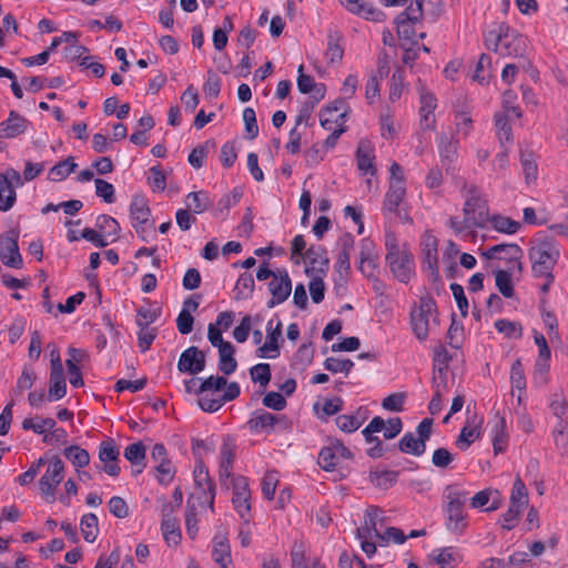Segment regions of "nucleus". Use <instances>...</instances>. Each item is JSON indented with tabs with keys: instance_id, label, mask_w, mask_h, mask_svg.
<instances>
[{
	"instance_id": "f257e3e1",
	"label": "nucleus",
	"mask_w": 568,
	"mask_h": 568,
	"mask_svg": "<svg viewBox=\"0 0 568 568\" xmlns=\"http://www.w3.org/2000/svg\"><path fill=\"white\" fill-rule=\"evenodd\" d=\"M385 261L394 278L407 284L415 276V258L407 243L398 244L394 232L385 234Z\"/></svg>"
},
{
	"instance_id": "f03ea898",
	"label": "nucleus",
	"mask_w": 568,
	"mask_h": 568,
	"mask_svg": "<svg viewBox=\"0 0 568 568\" xmlns=\"http://www.w3.org/2000/svg\"><path fill=\"white\" fill-rule=\"evenodd\" d=\"M485 47L500 57H524L526 38L508 23L501 22L496 29L489 30L484 38Z\"/></svg>"
},
{
	"instance_id": "7ed1b4c3",
	"label": "nucleus",
	"mask_w": 568,
	"mask_h": 568,
	"mask_svg": "<svg viewBox=\"0 0 568 568\" xmlns=\"http://www.w3.org/2000/svg\"><path fill=\"white\" fill-rule=\"evenodd\" d=\"M534 276L554 281L552 270L559 258V250L552 239H544L529 250Z\"/></svg>"
},
{
	"instance_id": "20e7f679",
	"label": "nucleus",
	"mask_w": 568,
	"mask_h": 568,
	"mask_svg": "<svg viewBox=\"0 0 568 568\" xmlns=\"http://www.w3.org/2000/svg\"><path fill=\"white\" fill-rule=\"evenodd\" d=\"M445 498L447 500L445 511L446 528L449 531L462 534L467 526L464 515V504L467 500L468 491L460 490L457 485H448L445 488Z\"/></svg>"
},
{
	"instance_id": "39448f33",
	"label": "nucleus",
	"mask_w": 568,
	"mask_h": 568,
	"mask_svg": "<svg viewBox=\"0 0 568 568\" xmlns=\"http://www.w3.org/2000/svg\"><path fill=\"white\" fill-rule=\"evenodd\" d=\"M422 268L427 272L429 281L434 284L437 294L443 288V282L438 270V240L430 231H426L420 240Z\"/></svg>"
},
{
	"instance_id": "423d86ee",
	"label": "nucleus",
	"mask_w": 568,
	"mask_h": 568,
	"mask_svg": "<svg viewBox=\"0 0 568 568\" xmlns=\"http://www.w3.org/2000/svg\"><path fill=\"white\" fill-rule=\"evenodd\" d=\"M19 227H12L0 234V261L8 267L21 268L23 258L19 251Z\"/></svg>"
},
{
	"instance_id": "0eeeda50",
	"label": "nucleus",
	"mask_w": 568,
	"mask_h": 568,
	"mask_svg": "<svg viewBox=\"0 0 568 568\" xmlns=\"http://www.w3.org/2000/svg\"><path fill=\"white\" fill-rule=\"evenodd\" d=\"M463 213L474 227L484 229L489 221L488 202L483 196H468L464 203Z\"/></svg>"
},
{
	"instance_id": "6e6552de",
	"label": "nucleus",
	"mask_w": 568,
	"mask_h": 568,
	"mask_svg": "<svg viewBox=\"0 0 568 568\" xmlns=\"http://www.w3.org/2000/svg\"><path fill=\"white\" fill-rule=\"evenodd\" d=\"M63 470L64 464L61 458L57 455L53 456L49 462L44 475L39 480L40 490L45 497L53 498L57 486L63 479ZM53 499H51V501Z\"/></svg>"
},
{
	"instance_id": "1a4fd4ad",
	"label": "nucleus",
	"mask_w": 568,
	"mask_h": 568,
	"mask_svg": "<svg viewBox=\"0 0 568 568\" xmlns=\"http://www.w3.org/2000/svg\"><path fill=\"white\" fill-rule=\"evenodd\" d=\"M267 288L272 295L266 304L268 308L284 303L292 292V281L287 271L278 270V274L274 275L272 281L267 284Z\"/></svg>"
},
{
	"instance_id": "9d476101",
	"label": "nucleus",
	"mask_w": 568,
	"mask_h": 568,
	"mask_svg": "<svg viewBox=\"0 0 568 568\" xmlns=\"http://www.w3.org/2000/svg\"><path fill=\"white\" fill-rule=\"evenodd\" d=\"M305 258L308 262V266L305 267V274L313 276L316 274L326 275L329 268V258L327 256V250L322 245H311L304 253Z\"/></svg>"
},
{
	"instance_id": "9b49d317",
	"label": "nucleus",
	"mask_w": 568,
	"mask_h": 568,
	"mask_svg": "<svg viewBox=\"0 0 568 568\" xmlns=\"http://www.w3.org/2000/svg\"><path fill=\"white\" fill-rule=\"evenodd\" d=\"M205 353L196 346L184 349L178 362V369L181 373L196 375L205 368Z\"/></svg>"
},
{
	"instance_id": "f8f14e48",
	"label": "nucleus",
	"mask_w": 568,
	"mask_h": 568,
	"mask_svg": "<svg viewBox=\"0 0 568 568\" xmlns=\"http://www.w3.org/2000/svg\"><path fill=\"white\" fill-rule=\"evenodd\" d=\"M434 365H433V378L432 386L433 388H446L447 387V369L449 367V362L452 361V355L447 352V349L440 344L434 349Z\"/></svg>"
},
{
	"instance_id": "ddd939ff",
	"label": "nucleus",
	"mask_w": 568,
	"mask_h": 568,
	"mask_svg": "<svg viewBox=\"0 0 568 568\" xmlns=\"http://www.w3.org/2000/svg\"><path fill=\"white\" fill-rule=\"evenodd\" d=\"M120 457V449L114 439L108 438L99 445V459L104 464L103 470L112 476H119L121 468L118 465Z\"/></svg>"
},
{
	"instance_id": "4468645a",
	"label": "nucleus",
	"mask_w": 568,
	"mask_h": 568,
	"mask_svg": "<svg viewBox=\"0 0 568 568\" xmlns=\"http://www.w3.org/2000/svg\"><path fill=\"white\" fill-rule=\"evenodd\" d=\"M283 324L281 321L273 326V321L266 324V342L256 349V356L261 358H276L280 355L278 341L282 337Z\"/></svg>"
},
{
	"instance_id": "2eb2a0df",
	"label": "nucleus",
	"mask_w": 568,
	"mask_h": 568,
	"mask_svg": "<svg viewBox=\"0 0 568 568\" xmlns=\"http://www.w3.org/2000/svg\"><path fill=\"white\" fill-rule=\"evenodd\" d=\"M172 505H163L161 530L163 538L169 546H178L181 542L182 534L176 518L173 516Z\"/></svg>"
},
{
	"instance_id": "dca6fc26",
	"label": "nucleus",
	"mask_w": 568,
	"mask_h": 568,
	"mask_svg": "<svg viewBox=\"0 0 568 568\" xmlns=\"http://www.w3.org/2000/svg\"><path fill=\"white\" fill-rule=\"evenodd\" d=\"M225 387L226 389L223 395L217 398H210L207 396L200 397L197 400L200 408L206 413H215L224 405V403L232 402L240 396L241 389L236 382H227Z\"/></svg>"
},
{
	"instance_id": "f3484780",
	"label": "nucleus",
	"mask_w": 568,
	"mask_h": 568,
	"mask_svg": "<svg viewBox=\"0 0 568 568\" xmlns=\"http://www.w3.org/2000/svg\"><path fill=\"white\" fill-rule=\"evenodd\" d=\"M193 475L195 485L197 488L202 489L203 495L206 494V490L203 488V485H206L209 493V508L212 511H214L216 486L213 479L210 477L209 468L205 466L202 457L196 458Z\"/></svg>"
},
{
	"instance_id": "a211bd4d",
	"label": "nucleus",
	"mask_w": 568,
	"mask_h": 568,
	"mask_svg": "<svg viewBox=\"0 0 568 568\" xmlns=\"http://www.w3.org/2000/svg\"><path fill=\"white\" fill-rule=\"evenodd\" d=\"M496 251H506L507 262H508V264L511 265L508 270H511V273L514 272V270H517L518 273L523 272V263H521L520 258L523 257L524 253L519 245H517L515 243L497 244V245L491 246L487 251H485L483 253V256L486 260L496 258Z\"/></svg>"
},
{
	"instance_id": "6ab92c4d",
	"label": "nucleus",
	"mask_w": 568,
	"mask_h": 568,
	"mask_svg": "<svg viewBox=\"0 0 568 568\" xmlns=\"http://www.w3.org/2000/svg\"><path fill=\"white\" fill-rule=\"evenodd\" d=\"M356 162L357 168L359 171H362L364 174L374 176L377 173V169L374 164L375 155H374V149L372 144L366 141L362 140L359 141L357 149H356Z\"/></svg>"
},
{
	"instance_id": "aec40b11",
	"label": "nucleus",
	"mask_w": 568,
	"mask_h": 568,
	"mask_svg": "<svg viewBox=\"0 0 568 568\" xmlns=\"http://www.w3.org/2000/svg\"><path fill=\"white\" fill-rule=\"evenodd\" d=\"M458 142L452 140L446 134H440L438 138V152L440 162L446 170V173H453L455 170L454 163L457 159Z\"/></svg>"
},
{
	"instance_id": "412c9836",
	"label": "nucleus",
	"mask_w": 568,
	"mask_h": 568,
	"mask_svg": "<svg viewBox=\"0 0 568 568\" xmlns=\"http://www.w3.org/2000/svg\"><path fill=\"white\" fill-rule=\"evenodd\" d=\"M246 426L252 433L264 432L270 434L276 426V415L265 409H256L252 413Z\"/></svg>"
},
{
	"instance_id": "4be33fe9",
	"label": "nucleus",
	"mask_w": 568,
	"mask_h": 568,
	"mask_svg": "<svg viewBox=\"0 0 568 568\" xmlns=\"http://www.w3.org/2000/svg\"><path fill=\"white\" fill-rule=\"evenodd\" d=\"M28 120L16 111H10L6 121L0 122V138L13 139L27 130Z\"/></svg>"
},
{
	"instance_id": "5701e85b",
	"label": "nucleus",
	"mask_w": 568,
	"mask_h": 568,
	"mask_svg": "<svg viewBox=\"0 0 568 568\" xmlns=\"http://www.w3.org/2000/svg\"><path fill=\"white\" fill-rule=\"evenodd\" d=\"M150 216L151 210L144 196H134L130 204V217L132 223L140 222L141 224H149V227H154V222L150 220Z\"/></svg>"
},
{
	"instance_id": "b1692460",
	"label": "nucleus",
	"mask_w": 568,
	"mask_h": 568,
	"mask_svg": "<svg viewBox=\"0 0 568 568\" xmlns=\"http://www.w3.org/2000/svg\"><path fill=\"white\" fill-rule=\"evenodd\" d=\"M212 558L221 568H227V565L231 564V546L225 536H214Z\"/></svg>"
},
{
	"instance_id": "393cba45",
	"label": "nucleus",
	"mask_w": 568,
	"mask_h": 568,
	"mask_svg": "<svg viewBox=\"0 0 568 568\" xmlns=\"http://www.w3.org/2000/svg\"><path fill=\"white\" fill-rule=\"evenodd\" d=\"M479 424H476V415L467 419L466 425L462 428L455 444L460 450H466L480 436Z\"/></svg>"
},
{
	"instance_id": "a878e982",
	"label": "nucleus",
	"mask_w": 568,
	"mask_h": 568,
	"mask_svg": "<svg viewBox=\"0 0 568 568\" xmlns=\"http://www.w3.org/2000/svg\"><path fill=\"white\" fill-rule=\"evenodd\" d=\"M405 194L406 187L403 185L400 179L398 181H390L389 189L386 192L383 203V209L389 212H396Z\"/></svg>"
},
{
	"instance_id": "bb28decb",
	"label": "nucleus",
	"mask_w": 568,
	"mask_h": 568,
	"mask_svg": "<svg viewBox=\"0 0 568 568\" xmlns=\"http://www.w3.org/2000/svg\"><path fill=\"white\" fill-rule=\"evenodd\" d=\"M342 36L338 31H331L327 36L325 58L329 64H339L343 60L344 49L341 45Z\"/></svg>"
},
{
	"instance_id": "cd10ccee",
	"label": "nucleus",
	"mask_w": 568,
	"mask_h": 568,
	"mask_svg": "<svg viewBox=\"0 0 568 568\" xmlns=\"http://www.w3.org/2000/svg\"><path fill=\"white\" fill-rule=\"evenodd\" d=\"M234 355L235 346L232 343L219 349V369L224 375H231L236 371L237 362Z\"/></svg>"
},
{
	"instance_id": "c85d7f7f",
	"label": "nucleus",
	"mask_w": 568,
	"mask_h": 568,
	"mask_svg": "<svg viewBox=\"0 0 568 568\" xmlns=\"http://www.w3.org/2000/svg\"><path fill=\"white\" fill-rule=\"evenodd\" d=\"M145 453L146 448L142 442H136L125 447L124 458L132 465L140 466L139 469L134 470V475L142 473L145 467Z\"/></svg>"
},
{
	"instance_id": "c756f323",
	"label": "nucleus",
	"mask_w": 568,
	"mask_h": 568,
	"mask_svg": "<svg viewBox=\"0 0 568 568\" xmlns=\"http://www.w3.org/2000/svg\"><path fill=\"white\" fill-rule=\"evenodd\" d=\"M212 205V201L206 192H190L186 195V207L194 214L205 212Z\"/></svg>"
},
{
	"instance_id": "7c9ffc66",
	"label": "nucleus",
	"mask_w": 568,
	"mask_h": 568,
	"mask_svg": "<svg viewBox=\"0 0 568 568\" xmlns=\"http://www.w3.org/2000/svg\"><path fill=\"white\" fill-rule=\"evenodd\" d=\"M318 465L325 471H332L338 465L337 450H335V440L331 439L327 446H324L318 454Z\"/></svg>"
},
{
	"instance_id": "2f4dec72",
	"label": "nucleus",
	"mask_w": 568,
	"mask_h": 568,
	"mask_svg": "<svg viewBox=\"0 0 568 568\" xmlns=\"http://www.w3.org/2000/svg\"><path fill=\"white\" fill-rule=\"evenodd\" d=\"M494 274L496 287L499 293L506 298H513L515 296V290L511 281V270H497Z\"/></svg>"
},
{
	"instance_id": "473e14b6",
	"label": "nucleus",
	"mask_w": 568,
	"mask_h": 568,
	"mask_svg": "<svg viewBox=\"0 0 568 568\" xmlns=\"http://www.w3.org/2000/svg\"><path fill=\"white\" fill-rule=\"evenodd\" d=\"M17 201V192L9 185V180L0 173V211L8 212Z\"/></svg>"
},
{
	"instance_id": "72a5a7b5",
	"label": "nucleus",
	"mask_w": 568,
	"mask_h": 568,
	"mask_svg": "<svg viewBox=\"0 0 568 568\" xmlns=\"http://www.w3.org/2000/svg\"><path fill=\"white\" fill-rule=\"evenodd\" d=\"M67 394V383L64 372L50 373V387L48 393L49 400H59Z\"/></svg>"
},
{
	"instance_id": "f704fd0d",
	"label": "nucleus",
	"mask_w": 568,
	"mask_h": 568,
	"mask_svg": "<svg viewBox=\"0 0 568 568\" xmlns=\"http://www.w3.org/2000/svg\"><path fill=\"white\" fill-rule=\"evenodd\" d=\"M77 168V163L74 162L73 156H69L64 161L58 162L53 165L49 171V179L51 181L58 182L67 179L72 172H74Z\"/></svg>"
},
{
	"instance_id": "c9c22d12",
	"label": "nucleus",
	"mask_w": 568,
	"mask_h": 568,
	"mask_svg": "<svg viewBox=\"0 0 568 568\" xmlns=\"http://www.w3.org/2000/svg\"><path fill=\"white\" fill-rule=\"evenodd\" d=\"M497 420L494 426L493 447L495 455L505 452L507 446L508 435L505 432L506 420L504 417L497 415Z\"/></svg>"
},
{
	"instance_id": "e433bc0d",
	"label": "nucleus",
	"mask_w": 568,
	"mask_h": 568,
	"mask_svg": "<svg viewBox=\"0 0 568 568\" xmlns=\"http://www.w3.org/2000/svg\"><path fill=\"white\" fill-rule=\"evenodd\" d=\"M399 473L395 470L371 471V483L379 489H388L397 483Z\"/></svg>"
},
{
	"instance_id": "4c0bfd02",
	"label": "nucleus",
	"mask_w": 568,
	"mask_h": 568,
	"mask_svg": "<svg viewBox=\"0 0 568 568\" xmlns=\"http://www.w3.org/2000/svg\"><path fill=\"white\" fill-rule=\"evenodd\" d=\"M95 226L99 230V232L102 234V236L113 235L114 236L113 241L119 239L120 225L114 217L106 215V214H101L97 217Z\"/></svg>"
},
{
	"instance_id": "58836bf2",
	"label": "nucleus",
	"mask_w": 568,
	"mask_h": 568,
	"mask_svg": "<svg viewBox=\"0 0 568 568\" xmlns=\"http://www.w3.org/2000/svg\"><path fill=\"white\" fill-rule=\"evenodd\" d=\"M254 288L255 281L253 278V275L246 272L241 274L235 285V300L240 301L252 297Z\"/></svg>"
},
{
	"instance_id": "ea45409f",
	"label": "nucleus",
	"mask_w": 568,
	"mask_h": 568,
	"mask_svg": "<svg viewBox=\"0 0 568 568\" xmlns=\"http://www.w3.org/2000/svg\"><path fill=\"white\" fill-rule=\"evenodd\" d=\"M98 523V517L92 513L82 516L80 527L87 542H93L97 539L99 530Z\"/></svg>"
},
{
	"instance_id": "a19ab883",
	"label": "nucleus",
	"mask_w": 568,
	"mask_h": 568,
	"mask_svg": "<svg viewBox=\"0 0 568 568\" xmlns=\"http://www.w3.org/2000/svg\"><path fill=\"white\" fill-rule=\"evenodd\" d=\"M429 315L413 311L410 314L412 328L419 341H425L428 336Z\"/></svg>"
},
{
	"instance_id": "79ce46f5",
	"label": "nucleus",
	"mask_w": 568,
	"mask_h": 568,
	"mask_svg": "<svg viewBox=\"0 0 568 568\" xmlns=\"http://www.w3.org/2000/svg\"><path fill=\"white\" fill-rule=\"evenodd\" d=\"M63 455L78 468H83L90 463V455L88 450L77 445L67 447L63 450Z\"/></svg>"
},
{
	"instance_id": "37998d69",
	"label": "nucleus",
	"mask_w": 568,
	"mask_h": 568,
	"mask_svg": "<svg viewBox=\"0 0 568 568\" xmlns=\"http://www.w3.org/2000/svg\"><path fill=\"white\" fill-rule=\"evenodd\" d=\"M488 222L496 231L505 234H515L520 229L519 222L499 214L490 216Z\"/></svg>"
},
{
	"instance_id": "c03bdc74",
	"label": "nucleus",
	"mask_w": 568,
	"mask_h": 568,
	"mask_svg": "<svg viewBox=\"0 0 568 568\" xmlns=\"http://www.w3.org/2000/svg\"><path fill=\"white\" fill-rule=\"evenodd\" d=\"M495 126L500 144L513 141L511 126L509 125V115L507 113H495Z\"/></svg>"
},
{
	"instance_id": "a18cd8bd",
	"label": "nucleus",
	"mask_w": 568,
	"mask_h": 568,
	"mask_svg": "<svg viewBox=\"0 0 568 568\" xmlns=\"http://www.w3.org/2000/svg\"><path fill=\"white\" fill-rule=\"evenodd\" d=\"M314 357V348L312 346V343H304L302 344L293 357V367L304 369L306 366H308Z\"/></svg>"
},
{
	"instance_id": "49530a36",
	"label": "nucleus",
	"mask_w": 568,
	"mask_h": 568,
	"mask_svg": "<svg viewBox=\"0 0 568 568\" xmlns=\"http://www.w3.org/2000/svg\"><path fill=\"white\" fill-rule=\"evenodd\" d=\"M520 163L524 170L526 181H535L537 179L538 168L534 158V153L529 150H521Z\"/></svg>"
},
{
	"instance_id": "de8ad7c7",
	"label": "nucleus",
	"mask_w": 568,
	"mask_h": 568,
	"mask_svg": "<svg viewBox=\"0 0 568 568\" xmlns=\"http://www.w3.org/2000/svg\"><path fill=\"white\" fill-rule=\"evenodd\" d=\"M495 328L508 338H520L523 336V327L517 322L500 318L495 322Z\"/></svg>"
},
{
	"instance_id": "09e8293b",
	"label": "nucleus",
	"mask_w": 568,
	"mask_h": 568,
	"mask_svg": "<svg viewBox=\"0 0 568 568\" xmlns=\"http://www.w3.org/2000/svg\"><path fill=\"white\" fill-rule=\"evenodd\" d=\"M323 366L326 371L336 374V373H344L345 375H348L352 368L354 367V363L348 359H341L336 357H327Z\"/></svg>"
},
{
	"instance_id": "8fccbe9b",
	"label": "nucleus",
	"mask_w": 568,
	"mask_h": 568,
	"mask_svg": "<svg viewBox=\"0 0 568 568\" xmlns=\"http://www.w3.org/2000/svg\"><path fill=\"white\" fill-rule=\"evenodd\" d=\"M251 379L258 383L260 386L266 387L272 378L271 366L266 363H260L250 369Z\"/></svg>"
},
{
	"instance_id": "3c124183",
	"label": "nucleus",
	"mask_w": 568,
	"mask_h": 568,
	"mask_svg": "<svg viewBox=\"0 0 568 568\" xmlns=\"http://www.w3.org/2000/svg\"><path fill=\"white\" fill-rule=\"evenodd\" d=\"M227 385V379L224 376L211 375L202 381L195 394L200 395L210 390L221 392Z\"/></svg>"
},
{
	"instance_id": "603ef678",
	"label": "nucleus",
	"mask_w": 568,
	"mask_h": 568,
	"mask_svg": "<svg viewBox=\"0 0 568 568\" xmlns=\"http://www.w3.org/2000/svg\"><path fill=\"white\" fill-rule=\"evenodd\" d=\"M154 470L155 477L161 485H169L175 475V467L170 459L156 464Z\"/></svg>"
},
{
	"instance_id": "864d4df0",
	"label": "nucleus",
	"mask_w": 568,
	"mask_h": 568,
	"mask_svg": "<svg viewBox=\"0 0 568 568\" xmlns=\"http://www.w3.org/2000/svg\"><path fill=\"white\" fill-rule=\"evenodd\" d=\"M510 504L520 505L521 508L528 504V490L519 476L513 485Z\"/></svg>"
},
{
	"instance_id": "5fc2aeb1",
	"label": "nucleus",
	"mask_w": 568,
	"mask_h": 568,
	"mask_svg": "<svg viewBox=\"0 0 568 568\" xmlns=\"http://www.w3.org/2000/svg\"><path fill=\"white\" fill-rule=\"evenodd\" d=\"M325 275L316 274L311 277L308 283V290L312 297V301L316 304L321 303L325 296V284L323 277Z\"/></svg>"
},
{
	"instance_id": "6e6d98bb",
	"label": "nucleus",
	"mask_w": 568,
	"mask_h": 568,
	"mask_svg": "<svg viewBox=\"0 0 568 568\" xmlns=\"http://www.w3.org/2000/svg\"><path fill=\"white\" fill-rule=\"evenodd\" d=\"M185 529L186 534L191 539H195L199 527H197V518H196V508L193 504H191V499L189 498L186 501V511H185Z\"/></svg>"
},
{
	"instance_id": "4d7b16f0",
	"label": "nucleus",
	"mask_w": 568,
	"mask_h": 568,
	"mask_svg": "<svg viewBox=\"0 0 568 568\" xmlns=\"http://www.w3.org/2000/svg\"><path fill=\"white\" fill-rule=\"evenodd\" d=\"M243 121L247 139L253 140L258 135V125L256 121V114L253 108H245L243 111Z\"/></svg>"
},
{
	"instance_id": "13d9d810",
	"label": "nucleus",
	"mask_w": 568,
	"mask_h": 568,
	"mask_svg": "<svg viewBox=\"0 0 568 568\" xmlns=\"http://www.w3.org/2000/svg\"><path fill=\"white\" fill-rule=\"evenodd\" d=\"M463 331H464L463 324L458 323L456 321V314L452 313V323H450V326H449V328L447 331L446 338L448 339V344L453 348H457L458 349V348L462 347V342L458 341V336L463 335Z\"/></svg>"
},
{
	"instance_id": "bf43d9fd",
	"label": "nucleus",
	"mask_w": 568,
	"mask_h": 568,
	"mask_svg": "<svg viewBox=\"0 0 568 568\" xmlns=\"http://www.w3.org/2000/svg\"><path fill=\"white\" fill-rule=\"evenodd\" d=\"M95 193L99 197L103 199L105 203H113L115 201L114 186L103 179H95Z\"/></svg>"
},
{
	"instance_id": "052dcab7",
	"label": "nucleus",
	"mask_w": 568,
	"mask_h": 568,
	"mask_svg": "<svg viewBox=\"0 0 568 568\" xmlns=\"http://www.w3.org/2000/svg\"><path fill=\"white\" fill-rule=\"evenodd\" d=\"M265 407L273 410H283L287 406V402L284 395L278 392H268L262 399Z\"/></svg>"
},
{
	"instance_id": "680f3d73",
	"label": "nucleus",
	"mask_w": 568,
	"mask_h": 568,
	"mask_svg": "<svg viewBox=\"0 0 568 568\" xmlns=\"http://www.w3.org/2000/svg\"><path fill=\"white\" fill-rule=\"evenodd\" d=\"M454 459L455 455L444 447L435 449L432 455V463L437 468H447Z\"/></svg>"
},
{
	"instance_id": "e2e57ef3",
	"label": "nucleus",
	"mask_w": 568,
	"mask_h": 568,
	"mask_svg": "<svg viewBox=\"0 0 568 568\" xmlns=\"http://www.w3.org/2000/svg\"><path fill=\"white\" fill-rule=\"evenodd\" d=\"M209 154L207 142L195 146L189 154L187 161L194 169H201Z\"/></svg>"
},
{
	"instance_id": "0e129e2a",
	"label": "nucleus",
	"mask_w": 568,
	"mask_h": 568,
	"mask_svg": "<svg viewBox=\"0 0 568 568\" xmlns=\"http://www.w3.org/2000/svg\"><path fill=\"white\" fill-rule=\"evenodd\" d=\"M510 381L515 388L519 390L526 388V377L521 361L519 358H517L511 365Z\"/></svg>"
},
{
	"instance_id": "69168bd1",
	"label": "nucleus",
	"mask_w": 568,
	"mask_h": 568,
	"mask_svg": "<svg viewBox=\"0 0 568 568\" xmlns=\"http://www.w3.org/2000/svg\"><path fill=\"white\" fill-rule=\"evenodd\" d=\"M405 398V393H393L383 399L382 407L389 412H402Z\"/></svg>"
},
{
	"instance_id": "338daca9",
	"label": "nucleus",
	"mask_w": 568,
	"mask_h": 568,
	"mask_svg": "<svg viewBox=\"0 0 568 568\" xmlns=\"http://www.w3.org/2000/svg\"><path fill=\"white\" fill-rule=\"evenodd\" d=\"M335 423L342 432L348 434L356 432L362 426V422L353 415H339L336 417Z\"/></svg>"
},
{
	"instance_id": "774afa93",
	"label": "nucleus",
	"mask_w": 568,
	"mask_h": 568,
	"mask_svg": "<svg viewBox=\"0 0 568 568\" xmlns=\"http://www.w3.org/2000/svg\"><path fill=\"white\" fill-rule=\"evenodd\" d=\"M203 91L210 98H217L221 92V79L212 70L207 72V79L203 85Z\"/></svg>"
}]
</instances>
